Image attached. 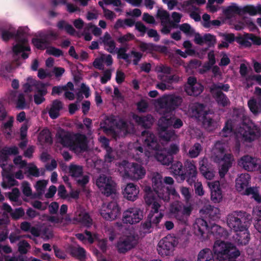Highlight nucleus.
Here are the masks:
<instances>
[{
    "mask_svg": "<svg viewBox=\"0 0 261 261\" xmlns=\"http://www.w3.org/2000/svg\"><path fill=\"white\" fill-rule=\"evenodd\" d=\"M166 143L163 145L150 131L145 130L136 142L128 144V152L130 156L142 164L155 159L163 165H168L173 161L172 155L179 151V147L172 144L168 150L162 149V146Z\"/></svg>",
    "mask_w": 261,
    "mask_h": 261,
    "instance_id": "obj_1",
    "label": "nucleus"
},
{
    "mask_svg": "<svg viewBox=\"0 0 261 261\" xmlns=\"http://www.w3.org/2000/svg\"><path fill=\"white\" fill-rule=\"evenodd\" d=\"M181 102V97L175 95H165L155 100L156 108L164 115L158 121L160 141L163 145L164 143L176 140L177 138L174 130L168 129L170 126L179 128L183 125L180 119L172 115V112Z\"/></svg>",
    "mask_w": 261,
    "mask_h": 261,
    "instance_id": "obj_2",
    "label": "nucleus"
},
{
    "mask_svg": "<svg viewBox=\"0 0 261 261\" xmlns=\"http://www.w3.org/2000/svg\"><path fill=\"white\" fill-rule=\"evenodd\" d=\"M243 108L233 110V121L228 120L220 135L223 137H230L234 140L239 150L241 143L251 142L256 139L260 135L259 127L255 125L245 115Z\"/></svg>",
    "mask_w": 261,
    "mask_h": 261,
    "instance_id": "obj_3",
    "label": "nucleus"
},
{
    "mask_svg": "<svg viewBox=\"0 0 261 261\" xmlns=\"http://www.w3.org/2000/svg\"><path fill=\"white\" fill-rule=\"evenodd\" d=\"M151 180L153 189L160 199L168 202L170 199L169 196H173L175 201L170 205V213L181 223L188 225L189 217L193 209L192 205L191 204L185 205L182 209L181 203L179 200V195L174 188L165 187L164 186L162 176L159 173L152 174Z\"/></svg>",
    "mask_w": 261,
    "mask_h": 261,
    "instance_id": "obj_4",
    "label": "nucleus"
},
{
    "mask_svg": "<svg viewBox=\"0 0 261 261\" xmlns=\"http://www.w3.org/2000/svg\"><path fill=\"white\" fill-rule=\"evenodd\" d=\"M56 137L63 146L69 148L77 154L87 150V138L84 135L59 129Z\"/></svg>",
    "mask_w": 261,
    "mask_h": 261,
    "instance_id": "obj_5",
    "label": "nucleus"
},
{
    "mask_svg": "<svg viewBox=\"0 0 261 261\" xmlns=\"http://www.w3.org/2000/svg\"><path fill=\"white\" fill-rule=\"evenodd\" d=\"M40 219L42 220H47L58 227L64 226L67 222H71L72 221L74 223H80L87 227H90L92 224V220L89 214L80 205L76 206L74 216L72 220L69 216L64 218L62 216H49L48 215L42 216Z\"/></svg>",
    "mask_w": 261,
    "mask_h": 261,
    "instance_id": "obj_6",
    "label": "nucleus"
},
{
    "mask_svg": "<svg viewBox=\"0 0 261 261\" xmlns=\"http://www.w3.org/2000/svg\"><path fill=\"white\" fill-rule=\"evenodd\" d=\"M117 120L115 116H109L100 123V127L106 133H110L116 140L124 137L127 133H134V126L132 123H125L122 120L117 122Z\"/></svg>",
    "mask_w": 261,
    "mask_h": 261,
    "instance_id": "obj_7",
    "label": "nucleus"
},
{
    "mask_svg": "<svg viewBox=\"0 0 261 261\" xmlns=\"http://www.w3.org/2000/svg\"><path fill=\"white\" fill-rule=\"evenodd\" d=\"M227 145L224 142L217 141L211 151V159L215 163L221 164L219 173L221 177H223L231 166L234 159L232 154L225 153Z\"/></svg>",
    "mask_w": 261,
    "mask_h": 261,
    "instance_id": "obj_8",
    "label": "nucleus"
},
{
    "mask_svg": "<svg viewBox=\"0 0 261 261\" xmlns=\"http://www.w3.org/2000/svg\"><path fill=\"white\" fill-rule=\"evenodd\" d=\"M144 200L146 204L151 205V210L147 217V220L154 226H157L164 216V210L161 208L162 205L153 196V192L149 186L145 187Z\"/></svg>",
    "mask_w": 261,
    "mask_h": 261,
    "instance_id": "obj_9",
    "label": "nucleus"
},
{
    "mask_svg": "<svg viewBox=\"0 0 261 261\" xmlns=\"http://www.w3.org/2000/svg\"><path fill=\"white\" fill-rule=\"evenodd\" d=\"M28 32L29 29L27 27L20 28L17 30V43L12 47L13 57L15 59H18L20 57L26 59L29 56L31 48L28 43Z\"/></svg>",
    "mask_w": 261,
    "mask_h": 261,
    "instance_id": "obj_10",
    "label": "nucleus"
},
{
    "mask_svg": "<svg viewBox=\"0 0 261 261\" xmlns=\"http://www.w3.org/2000/svg\"><path fill=\"white\" fill-rule=\"evenodd\" d=\"M213 251L220 260L235 261L232 259L240 255L239 250L232 243L220 240L214 243Z\"/></svg>",
    "mask_w": 261,
    "mask_h": 261,
    "instance_id": "obj_11",
    "label": "nucleus"
},
{
    "mask_svg": "<svg viewBox=\"0 0 261 261\" xmlns=\"http://www.w3.org/2000/svg\"><path fill=\"white\" fill-rule=\"evenodd\" d=\"M190 107L187 114L191 117H195L198 119L201 118L203 125L207 130L212 131L219 125L218 121L206 116L207 112L203 105L197 103H192Z\"/></svg>",
    "mask_w": 261,
    "mask_h": 261,
    "instance_id": "obj_12",
    "label": "nucleus"
},
{
    "mask_svg": "<svg viewBox=\"0 0 261 261\" xmlns=\"http://www.w3.org/2000/svg\"><path fill=\"white\" fill-rule=\"evenodd\" d=\"M118 166V171L123 178L138 180L143 178L146 174L145 169L136 163H129L123 161Z\"/></svg>",
    "mask_w": 261,
    "mask_h": 261,
    "instance_id": "obj_13",
    "label": "nucleus"
},
{
    "mask_svg": "<svg viewBox=\"0 0 261 261\" xmlns=\"http://www.w3.org/2000/svg\"><path fill=\"white\" fill-rule=\"evenodd\" d=\"M251 180V176L248 173H242L238 175L236 179V189L242 194L251 195L255 201H261V196L258 194V188L256 187L247 188Z\"/></svg>",
    "mask_w": 261,
    "mask_h": 261,
    "instance_id": "obj_14",
    "label": "nucleus"
},
{
    "mask_svg": "<svg viewBox=\"0 0 261 261\" xmlns=\"http://www.w3.org/2000/svg\"><path fill=\"white\" fill-rule=\"evenodd\" d=\"M195 234L203 241L204 239V233L212 234L216 238L221 237L225 234L224 229L217 224H213L210 228L208 227L207 222L201 218H198L194 224Z\"/></svg>",
    "mask_w": 261,
    "mask_h": 261,
    "instance_id": "obj_15",
    "label": "nucleus"
},
{
    "mask_svg": "<svg viewBox=\"0 0 261 261\" xmlns=\"http://www.w3.org/2000/svg\"><path fill=\"white\" fill-rule=\"evenodd\" d=\"M250 216L246 212L233 211L227 215L226 222L228 226L236 232L246 227V220H250Z\"/></svg>",
    "mask_w": 261,
    "mask_h": 261,
    "instance_id": "obj_16",
    "label": "nucleus"
},
{
    "mask_svg": "<svg viewBox=\"0 0 261 261\" xmlns=\"http://www.w3.org/2000/svg\"><path fill=\"white\" fill-rule=\"evenodd\" d=\"M179 243L178 239L172 234H168L159 242L157 245L158 253L162 256L172 255Z\"/></svg>",
    "mask_w": 261,
    "mask_h": 261,
    "instance_id": "obj_17",
    "label": "nucleus"
},
{
    "mask_svg": "<svg viewBox=\"0 0 261 261\" xmlns=\"http://www.w3.org/2000/svg\"><path fill=\"white\" fill-rule=\"evenodd\" d=\"M3 167L2 175L3 181L2 186L4 189L10 188V187L18 185V182L14 179V177L18 179H22L24 178V173L21 170L16 172L14 175L11 173L13 170L14 167L12 165L4 166Z\"/></svg>",
    "mask_w": 261,
    "mask_h": 261,
    "instance_id": "obj_18",
    "label": "nucleus"
},
{
    "mask_svg": "<svg viewBox=\"0 0 261 261\" xmlns=\"http://www.w3.org/2000/svg\"><path fill=\"white\" fill-rule=\"evenodd\" d=\"M99 213L104 219L112 221L120 215V208L117 202L112 201L103 203L99 210Z\"/></svg>",
    "mask_w": 261,
    "mask_h": 261,
    "instance_id": "obj_19",
    "label": "nucleus"
},
{
    "mask_svg": "<svg viewBox=\"0 0 261 261\" xmlns=\"http://www.w3.org/2000/svg\"><path fill=\"white\" fill-rule=\"evenodd\" d=\"M143 211L138 207H129L123 213L122 221L129 225L139 223L143 218Z\"/></svg>",
    "mask_w": 261,
    "mask_h": 261,
    "instance_id": "obj_20",
    "label": "nucleus"
},
{
    "mask_svg": "<svg viewBox=\"0 0 261 261\" xmlns=\"http://www.w3.org/2000/svg\"><path fill=\"white\" fill-rule=\"evenodd\" d=\"M211 92L220 106L225 107L229 104V101L221 91H228L229 86L228 84L218 83L213 84L211 87Z\"/></svg>",
    "mask_w": 261,
    "mask_h": 261,
    "instance_id": "obj_21",
    "label": "nucleus"
},
{
    "mask_svg": "<svg viewBox=\"0 0 261 261\" xmlns=\"http://www.w3.org/2000/svg\"><path fill=\"white\" fill-rule=\"evenodd\" d=\"M238 165L248 171L260 170L261 160L257 158L249 155L241 157L238 161Z\"/></svg>",
    "mask_w": 261,
    "mask_h": 261,
    "instance_id": "obj_22",
    "label": "nucleus"
},
{
    "mask_svg": "<svg viewBox=\"0 0 261 261\" xmlns=\"http://www.w3.org/2000/svg\"><path fill=\"white\" fill-rule=\"evenodd\" d=\"M96 185L102 193L110 196L116 192V184L110 177L100 175L96 180Z\"/></svg>",
    "mask_w": 261,
    "mask_h": 261,
    "instance_id": "obj_23",
    "label": "nucleus"
},
{
    "mask_svg": "<svg viewBox=\"0 0 261 261\" xmlns=\"http://www.w3.org/2000/svg\"><path fill=\"white\" fill-rule=\"evenodd\" d=\"M155 70L158 73L159 79L161 81H165L169 84L179 80V77L177 75H170L171 69L168 66L159 65L156 66Z\"/></svg>",
    "mask_w": 261,
    "mask_h": 261,
    "instance_id": "obj_24",
    "label": "nucleus"
},
{
    "mask_svg": "<svg viewBox=\"0 0 261 261\" xmlns=\"http://www.w3.org/2000/svg\"><path fill=\"white\" fill-rule=\"evenodd\" d=\"M69 170L70 175L74 178L79 185L83 186L89 182V176L83 174L82 166L71 164L69 167Z\"/></svg>",
    "mask_w": 261,
    "mask_h": 261,
    "instance_id": "obj_25",
    "label": "nucleus"
},
{
    "mask_svg": "<svg viewBox=\"0 0 261 261\" xmlns=\"http://www.w3.org/2000/svg\"><path fill=\"white\" fill-rule=\"evenodd\" d=\"M137 244L135 237L133 235H124L120 238L116 247L120 253H125L133 248Z\"/></svg>",
    "mask_w": 261,
    "mask_h": 261,
    "instance_id": "obj_26",
    "label": "nucleus"
},
{
    "mask_svg": "<svg viewBox=\"0 0 261 261\" xmlns=\"http://www.w3.org/2000/svg\"><path fill=\"white\" fill-rule=\"evenodd\" d=\"M27 80V83L23 85L25 92L32 91L33 87H34L37 93H42L43 95H45L47 93L46 87L48 85L47 84L35 81L31 76L28 77Z\"/></svg>",
    "mask_w": 261,
    "mask_h": 261,
    "instance_id": "obj_27",
    "label": "nucleus"
},
{
    "mask_svg": "<svg viewBox=\"0 0 261 261\" xmlns=\"http://www.w3.org/2000/svg\"><path fill=\"white\" fill-rule=\"evenodd\" d=\"M202 85L196 82V79L194 77H190L188 80V84L186 86L185 91L189 95L197 96L203 91Z\"/></svg>",
    "mask_w": 261,
    "mask_h": 261,
    "instance_id": "obj_28",
    "label": "nucleus"
},
{
    "mask_svg": "<svg viewBox=\"0 0 261 261\" xmlns=\"http://www.w3.org/2000/svg\"><path fill=\"white\" fill-rule=\"evenodd\" d=\"M99 6L102 8L105 17L111 20H113L116 17V14L112 11L107 9L105 7V5H112L115 7H122V4L120 0H102L98 2Z\"/></svg>",
    "mask_w": 261,
    "mask_h": 261,
    "instance_id": "obj_29",
    "label": "nucleus"
},
{
    "mask_svg": "<svg viewBox=\"0 0 261 261\" xmlns=\"http://www.w3.org/2000/svg\"><path fill=\"white\" fill-rule=\"evenodd\" d=\"M139 193V187L133 183L127 184L123 191L124 197L132 201L137 200Z\"/></svg>",
    "mask_w": 261,
    "mask_h": 261,
    "instance_id": "obj_30",
    "label": "nucleus"
},
{
    "mask_svg": "<svg viewBox=\"0 0 261 261\" xmlns=\"http://www.w3.org/2000/svg\"><path fill=\"white\" fill-rule=\"evenodd\" d=\"M185 166L186 168V173L188 183L192 185L195 182L197 177V168L193 161H186L185 163Z\"/></svg>",
    "mask_w": 261,
    "mask_h": 261,
    "instance_id": "obj_31",
    "label": "nucleus"
},
{
    "mask_svg": "<svg viewBox=\"0 0 261 261\" xmlns=\"http://www.w3.org/2000/svg\"><path fill=\"white\" fill-rule=\"evenodd\" d=\"M236 41L239 44L246 47L250 46L252 43L259 45L261 39L251 34H245L236 38Z\"/></svg>",
    "mask_w": 261,
    "mask_h": 261,
    "instance_id": "obj_32",
    "label": "nucleus"
},
{
    "mask_svg": "<svg viewBox=\"0 0 261 261\" xmlns=\"http://www.w3.org/2000/svg\"><path fill=\"white\" fill-rule=\"evenodd\" d=\"M99 141L101 143V146L104 147L106 150V154L105 156V163H111L115 159L116 152L109 147V141L105 137H100Z\"/></svg>",
    "mask_w": 261,
    "mask_h": 261,
    "instance_id": "obj_33",
    "label": "nucleus"
},
{
    "mask_svg": "<svg viewBox=\"0 0 261 261\" xmlns=\"http://www.w3.org/2000/svg\"><path fill=\"white\" fill-rule=\"evenodd\" d=\"M207 185L211 190L212 200L215 203L220 202L222 199V194L219 181L208 182Z\"/></svg>",
    "mask_w": 261,
    "mask_h": 261,
    "instance_id": "obj_34",
    "label": "nucleus"
},
{
    "mask_svg": "<svg viewBox=\"0 0 261 261\" xmlns=\"http://www.w3.org/2000/svg\"><path fill=\"white\" fill-rule=\"evenodd\" d=\"M233 238L238 245H247L250 241V234L248 228L245 227L237 231V234Z\"/></svg>",
    "mask_w": 261,
    "mask_h": 261,
    "instance_id": "obj_35",
    "label": "nucleus"
},
{
    "mask_svg": "<svg viewBox=\"0 0 261 261\" xmlns=\"http://www.w3.org/2000/svg\"><path fill=\"white\" fill-rule=\"evenodd\" d=\"M199 170L204 178L207 180H212L215 176V172L209 170L208 160L206 158H204L199 161Z\"/></svg>",
    "mask_w": 261,
    "mask_h": 261,
    "instance_id": "obj_36",
    "label": "nucleus"
},
{
    "mask_svg": "<svg viewBox=\"0 0 261 261\" xmlns=\"http://www.w3.org/2000/svg\"><path fill=\"white\" fill-rule=\"evenodd\" d=\"M15 33L14 28L10 24H0V36L4 40H8L13 37Z\"/></svg>",
    "mask_w": 261,
    "mask_h": 261,
    "instance_id": "obj_37",
    "label": "nucleus"
},
{
    "mask_svg": "<svg viewBox=\"0 0 261 261\" xmlns=\"http://www.w3.org/2000/svg\"><path fill=\"white\" fill-rule=\"evenodd\" d=\"M182 164L180 162H176L172 165L170 171L174 176L178 180L184 181L186 177V174L182 172Z\"/></svg>",
    "mask_w": 261,
    "mask_h": 261,
    "instance_id": "obj_38",
    "label": "nucleus"
},
{
    "mask_svg": "<svg viewBox=\"0 0 261 261\" xmlns=\"http://www.w3.org/2000/svg\"><path fill=\"white\" fill-rule=\"evenodd\" d=\"M182 15L181 14L177 12H173L171 17H170V22L168 27H165L162 28V32L164 34L169 33L171 29L175 27L176 24L180 21Z\"/></svg>",
    "mask_w": 261,
    "mask_h": 261,
    "instance_id": "obj_39",
    "label": "nucleus"
},
{
    "mask_svg": "<svg viewBox=\"0 0 261 261\" xmlns=\"http://www.w3.org/2000/svg\"><path fill=\"white\" fill-rule=\"evenodd\" d=\"M102 41L104 44L105 48L111 53L116 52L117 48L115 46L114 41L111 38L108 33H106L103 37L101 38Z\"/></svg>",
    "mask_w": 261,
    "mask_h": 261,
    "instance_id": "obj_40",
    "label": "nucleus"
},
{
    "mask_svg": "<svg viewBox=\"0 0 261 261\" xmlns=\"http://www.w3.org/2000/svg\"><path fill=\"white\" fill-rule=\"evenodd\" d=\"M62 102L58 100H54L48 110V114L51 119H56L60 115V111L62 109Z\"/></svg>",
    "mask_w": 261,
    "mask_h": 261,
    "instance_id": "obj_41",
    "label": "nucleus"
},
{
    "mask_svg": "<svg viewBox=\"0 0 261 261\" xmlns=\"http://www.w3.org/2000/svg\"><path fill=\"white\" fill-rule=\"evenodd\" d=\"M133 118L139 125L144 127H150L154 122L153 118L151 115L141 117L133 115Z\"/></svg>",
    "mask_w": 261,
    "mask_h": 261,
    "instance_id": "obj_42",
    "label": "nucleus"
},
{
    "mask_svg": "<svg viewBox=\"0 0 261 261\" xmlns=\"http://www.w3.org/2000/svg\"><path fill=\"white\" fill-rule=\"evenodd\" d=\"M25 169V173L28 174V176L39 177L43 175L44 173V170L43 169H38L33 163L28 164Z\"/></svg>",
    "mask_w": 261,
    "mask_h": 261,
    "instance_id": "obj_43",
    "label": "nucleus"
},
{
    "mask_svg": "<svg viewBox=\"0 0 261 261\" xmlns=\"http://www.w3.org/2000/svg\"><path fill=\"white\" fill-rule=\"evenodd\" d=\"M156 16L161 22L163 28L168 27L170 22V16L168 12L162 8H159L157 11Z\"/></svg>",
    "mask_w": 261,
    "mask_h": 261,
    "instance_id": "obj_44",
    "label": "nucleus"
},
{
    "mask_svg": "<svg viewBox=\"0 0 261 261\" xmlns=\"http://www.w3.org/2000/svg\"><path fill=\"white\" fill-rule=\"evenodd\" d=\"M85 234L86 236L82 233H77L75 234V236L84 243H89L92 244L95 241V240L98 239V234L97 233L92 234L90 231H86Z\"/></svg>",
    "mask_w": 261,
    "mask_h": 261,
    "instance_id": "obj_45",
    "label": "nucleus"
},
{
    "mask_svg": "<svg viewBox=\"0 0 261 261\" xmlns=\"http://www.w3.org/2000/svg\"><path fill=\"white\" fill-rule=\"evenodd\" d=\"M197 261H215L212 251L209 248L200 250L197 256Z\"/></svg>",
    "mask_w": 261,
    "mask_h": 261,
    "instance_id": "obj_46",
    "label": "nucleus"
},
{
    "mask_svg": "<svg viewBox=\"0 0 261 261\" xmlns=\"http://www.w3.org/2000/svg\"><path fill=\"white\" fill-rule=\"evenodd\" d=\"M219 36H221L223 41L218 45L219 48L228 47L229 44L233 42L236 38L233 34L232 33H220Z\"/></svg>",
    "mask_w": 261,
    "mask_h": 261,
    "instance_id": "obj_47",
    "label": "nucleus"
},
{
    "mask_svg": "<svg viewBox=\"0 0 261 261\" xmlns=\"http://www.w3.org/2000/svg\"><path fill=\"white\" fill-rule=\"evenodd\" d=\"M223 12L227 19H232L241 13V9L236 5L231 6L227 8Z\"/></svg>",
    "mask_w": 261,
    "mask_h": 261,
    "instance_id": "obj_48",
    "label": "nucleus"
},
{
    "mask_svg": "<svg viewBox=\"0 0 261 261\" xmlns=\"http://www.w3.org/2000/svg\"><path fill=\"white\" fill-rule=\"evenodd\" d=\"M252 214L255 221L254 227L258 232L261 233V206H256L254 208Z\"/></svg>",
    "mask_w": 261,
    "mask_h": 261,
    "instance_id": "obj_49",
    "label": "nucleus"
},
{
    "mask_svg": "<svg viewBox=\"0 0 261 261\" xmlns=\"http://www.w3.org/2000/svg\"><path fill=\"white\" fill-rule=\"evenodd\" d=\"M248 105L251 112L254 115L261 113V100L257 101L251 98L248 101Z\"/></svg>",
    "mask_w": 261,
    "mask_h": 261,
    "instance_id": "obj_50",
    "label": "nucleus"
},
{
    "mask_svg": "<svg viewBox=\"0 0 261 261\" xmlns=\"http://www.w3.org/2000/svg\"><path fill=\"white\" fill-rule=\"evenodd\" d=\"M38 141L41 144L44 143H51L52 142V138L51 134L49 130L47 129H43L39 134Z\"/></svg>",
    "mask_w": 261,
    "mask_h": 261,
    "instance_id": "obj_51",
    "label": "nucleus"
},
{
    "mask_svg": "<svg viewBox=\"0 0 261 261\" xmlns=\"http://www.w3.org/2000/svg\"><path fill=\"white\" fill-rule=\"evenodd\" d=\"M201 214L208 215L211 218L218 217L217 215L219 214V210L210 205H206L204 208L200 211Z\"/></svg>",
    "mask_w": 261,
    "mask_h": 261,
    "instance_id": "obj_52",
    "label": "nucleus"
},
{
    "mask_svg": "<svg viewBox=\"0 0 261 261\" xmlns=\"http://www.w3.org/2000/svg\"><path fill=\"white\" fill-rule=\"evenodd\" d=\"M208 62L205 64L202 68L200 69V73H203L208 70L211 67L215 64V57L213 51H210L208 54Z\"/></svg>",
    "mask_w": 261,
    "mask_h": 261,
    "instance_id": "obj_53",
    "label": "nucleus"
},
{
    "mask_svg": "<svg viewBox=\"0 0 261 261\" xmlns=\"http://www.w3.org/2000/svg\"><path fill=\"white\" fill-rule=\"evenodd\" d=\"M70 89L73 90V84L71 82H68L66 85L64 86H54L53 88L51 94L53 95H56L57 94H60L63 91H64L65 90Z\"/></svg>",
    "mask_w": 261,
    "mask_h": 261,
    "instance_id": "obj_54",
    "label": "nucleus"
},
{
    "mask_svg": "<svg viewBox=\"0 0 261 261\" xmlns=\"http://www.w3.org/2000/svg\"><path fill=\"white\" fill-rule=\"evenodd\" d=\"M71 253L73 256L77 257L81 261H83L86 255L85 250L79 246L72 248Z\"/></svg>",
    "mask_w": 261,
    "mask_h": 261,
    "instance_id": "obj_55",
    "label": "nucleus"
},
{
    "mask_svg": "<svg viewBox=\"0 0 261 261\" xmlns=\"http://www.w3.org/2000/svg\"><path fill=\"white\" fill-rule=\"evenodd\" d=\"M32 43L38 49H46L49 43L44 37L43 39L34 38Z\"/></svg>",
    "mask_w": 261,
    "mask_h": 261,
    "instance_id": "obj_56",
    "label": "nucleus"
},
{
    "mask_svg": "<svg viewBox=\"0 0 261 261\" xmlns=\"http://www.w3.org/2000/svg\"><path fill=\"white\" fill-rule=\"evenodd\" d=\"M9 198L11 201L14 202L15 205H20L21 202L19 201L20 192L18 189L14 188L12 192L8 193ZM14 205V204H13Z\"/></svg>",
    "mask_w": 261,
    "mask_h": 261,
    "instance_id": "obj_57",
    "label": "nucleus"
},
{
    "mask_svg": "<svg viewBox=\"0 0 261 261\" xmlns=\"http://www.w3.org/2000/svg\"><path fill=\"white\" fill-rule=\"evenodd\" d=\"M47 184L48 180H39L36 182L34 187L39 195H42L44 193Z\"/></svg>",
    "mask_w": 261,
    "mask_h": 261,
    "instance_id": "obj_58",
    "label": "nucleus"
},
{
    "mask_svg": "<svg viewBox=\"0 0 261 261\" xmlns=\"http://www.w3.org/2000/svg\"><path fill=\"white\" fill-rule=\"evenodd\" d=\"M201 150V145L200 144L196 143L190 149L189 155L192 158H195L199 155Z\"/></svg>",
    "mask_w": 261,
    "mask_h": 261,
    "instance_id": "obj_59",
    "label": "nucleus"
},
{
    "mask_svg": "<svg viewBox=\"0 0 261 261\" xmlns=\"http://www.w3.org/2000/svg\"><path fill=\"white\" fill-rule=\"evenodd\" d=\"M8 118L7 121L4 123L3 127L4 133L9 136L11 134V128L13 126L14 118L12 116H9Z\"/></svg>",
    "mask_w": 261,
    "mask_h": 261,
    "instance_id": "obj_60",
    "label": "nucleus"
},
{
    "mask_svg": "<svg viewBox=\"0 0 261 261\" xmlns=\"http://www.w3.org/2000/svg\"><path fill=\"white\" fill-rule=\"evenodd\" d=\"M253 81H256L259 85H261V75H251L246 77V83L248 88L253 84Z\"/></svg>",
    "mask_w": 261,
    "mask_h": 261,
    "instance_id": "obj_61",
    "label": "nucleus"
},
{
    "mask_svg": "<svg viewBox=\"0 0 261 261\" xmlns=\"http://www.w3.org/2000/svg\"><path fill=\"white\" fill-rule=\"evenodd\" d=\"M58 27L60 29H64L68 33L71 35H74L75 33L72 26L64 21H60L58 23Z\"/></svg>",
    "mask_w": 261,
    "mask_h": 261,
    "instance_id": "obj_62",
    "label": "nucleus"
},
{
    "mask_svg": "<svg viewBox=\"0 0 261 261\" xmlns=\"http://www.w3.org/2000/svg\"><path fill=\"white\" fill-rule=\"evenodd\" d=\"M179 29L188 36H192L195 33L194 30L188 23H184L180 25Z\"/></svg>",
    "mask_w": 261,
    "mask_h": 261,
    "instance_id": "obj_63",
    "label": "nucleus"
},
{
    "mask_svg": "<svg viewBox=\"0 0 261 261\" xmlns=\"http://www.w3.org/2000/svg\"><path fill=\"white\" fill-rule=\"evenodd\" d=\"M46 53L49 55H53L56 57H59L63 54L61 50L53 46H47L46 49Z\"/></svg>",
    "mask_w": 261,
    "mask_h": 261,
    "instance_id": "obj_64",
    "label": "nucleus"
}]
</instances>
